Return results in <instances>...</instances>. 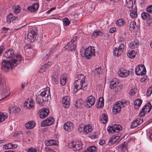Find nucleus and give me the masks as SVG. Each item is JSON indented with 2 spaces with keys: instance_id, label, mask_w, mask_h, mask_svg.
Here are the masks:
<instances>
[{
  "instance_id": "obj_1",
  "label": "nucleus",
  "mask_w": 152,
  "mask_h": 152,
  "mask_svg": "<svg viewBox=\"0 0 152 152\" xmlns=\"http://www.w3.org/2000/svg\"><path fill=\"white\" fill-rule=\"evenodd\" d=\"M36 96V102L40 106L43 105L44 102L48 101L49 98H50V90L46 89L38 93Z\"/></svg>"
},
{
  "instance_id": "obj_2",
  "label": "nucleus",
  "mask_w": 152,
  "mask_h": 152,
  "mask_svg": "<svg viewBox=\"0 0 152 152\" xmlns=\"http://www.w3.org/2000/svg\"><path fill=\"white\" fill-rule=\"evenodd\" d=\"M78 79L75 81L74 83V88L73 91L76 93L80 89L84 91L86 89L85 87L86 86L85 81V77L82 74L77 75Z\"/></svg>"
},
{
  "instance_id": "obj_3",
  "label": "nucleus",
  "mask_w": 152,
  "mask_h": 152,
  "mask_svg": "<svg viewBox=\"0 0 152 152\" xmlns=\"http://www.w3.org/2000/svg\"><path fill=\"white\" fill-rule=\"evenodd\" d=\"M1 76L0 74V93L2 96V100L7 97L9 95V90L7 89L5 83H1Z\"/></svg>"
},
{
  "instance_id": "obj_4",
  "label": "nucleus",
  "mask_w": 152,
  "mask_h": 152,
  "mask_svg": "<svg viewBox=\"0 0 152 152\" xmlns=\"http://www.w3.org/2000/svg\"><path fill=\"white\" fill-rule=\"evenodd\" d=\"M14 64L12 60L11 61H4L2 63L1 69L5 72H8L14 66Z\"/></svg>"
},
{
  "instance_id": "obj_5",
  "label": "nucleus",
  "mask_w": 152,
  "mask_h": 152,
  "mask_svg": "<svg viewBox=\"0 0 152 152\" xmlns=\"http://www.w3.org/2000/svg\"><path fill=\"white\" fill-rule=\"evenodd\" d=\"M38 31L35 28H32L27 35L28 41L30 42H34L36 39Z\"/></svg>"
},
{
  "instance_id": "obj_6",
  "label": "nucleus",
  "mask_w": 152,
  "mask_h": 152,
  "mask_svg": "<svg viewBox=\"0 0 152 152\" xmlns=\"http://www.w3.org/2000/svg\"><path fill=\"white\" fill-rule=\"evenodd\" d=\"M77 37H76L72 39L65 46V48L71 51H75L77 46Z\"/></svg>"
},
{
  "instance_id": "obj_7",
  "label": "nucleus",
  "mask_w": 152,
  "mask_h": 152,
  "mask_svg": "<svg viewBox=\"0 0 152 152\" xmlns=\"http://www.w3.org/2000/svg\"><path fill=\"white\" fill-rule=\"evenodd\" d=\"M95 49L91 47H88L85 50L84 54L86 58L89 59L95 55Z\"/></svg>"
},
{
  "instance_id": "obj_8",
  "label": "nucleus",
  "mask_w": 152,
  "mask_h": 152,
  "mask_svg": "<svg viewBox=\"0 0 152 152\" xmlns=\"http://www.w3.org/2000/svg\"><path fill=\"white\" fill-rule=\"evenodd\" d=\"M146 72L145 68L143 65H139L135 68V73L137 75H144L145 74Z\"/></svg>"
},
{
  "instance_id": "obj_9",
  "label": "nucleus",
  "mask_w": 152,
  "mask_h": 152,
  "mask_svg": "<svg viewBox=\"0 0 152 152\" xmlns=\"http://www.w3.org/2000/svg\"><path fill=\"white\" fill-rule=\"evenodd\" d=\"M152 108L151 104L150 102L148 103L145 104L140 112L139 116L142 117L144 116L146 113L149 112Z\"/></svg>"
},
{
  "instance_id": "obj_10",
  "label": "nucleus",
  "mask_w": 152,
  "mask_h": 152,
  "mask_svg": "<svg viewBox=\"0 0 152 152\" xmlns=\"http://www.w3.org/2000/svg\"><path fill=\"white\" fill-rule=\"evenodd\" d=\"M121 125L118 124H113L112 126H110L107 127V130L109 133L118 132L122 129Z\"/></svg>"
},
{
  "instance_id": "obj_11",
  "label": "nucleus",
  "mask_w": 152,
  "mask_h": 152,
  "mask_svg": "<svg viewBox=\"0 0 152 152\" xmlns=\"http://www.w3.org/2000/svg\"><path fill=\"white\" fill-rule=\"evenodd\" d=\"M55 120L53 117H50L42 121L41 124L42 127L50 126L54 123Z\"/></svg>"
},
{
  "instance_id": "obj_12",
  "label": "nucleus",
  "mask_w": 152,
  "mask_h": 152,
  "mask_svg": "<svg viewBox=\"0 0 152 152\" xmlns=\"http://www.w3.org/2000/svg\"><path fill=\"white\" fill-rule=\"evenodd\" d=\"M124 48V45L123 44H120L118 48H115L114 49L113 51L114 55L118 56L123 52Z\"/></svg>"
},
{
  "instance_id": "obj_13",
  "label": "nucleus",
  "mask_w": 152,
  "mask_h": 152,
  "mask_svg": "<svg viewBox=\"0 0 152 152\" xmlns=\"http://www.w3.org/2000/svg\"><path fill=\"white\" fill-rule=\"evenodd\" d=\"M123 104V103L121 101L117 102L115 104L113 105V112L114 114H116L119 113L121 110V105Z\"/></svg>"
},
{
  "instance_id": "obj_14",
  "label": "nucleus",
  "mask_w": 152,
  "mask_h": 152,
  "mask_svg": "<svg viewBox=\"0 0 152 152\" xmlns=\"http://www.w3.org/2000/svg\"><path fill=\"white\" fill-rule=\"evenodd\" d=\"M63 127L66 131L71 132L73 129L74 124L71 122L68 121L64 124Z\"/></svg>"
},
{
  "instance_id": "obj_15",
  "label": "nucleus",
  "mask_w": 152,
  "mask_h": 152,
  "mask_svg": "<svg viewBox=\"0 0 152 152\" xmlns=\"http://www.w3.org/2000/svg\"><path fill=\"white\" fill-rule=\"evenodd\" d=\"M49 113V110L48 109L42 108L39 110V117L40 118H44L48 115Z\"/></svg>"
},
{
  "instance_id": "obj_16",
  "label": "nucleus",
  "mask_w": 152,
  "mask_h": 152,
  "mask_svg": "<svg viewBox=\"0 0 152 152\" xmlns=\"http://www.w3.org/2000/svg\"><path fill=\"white\" fill-rule=\"evenodd\" d=\"M4 56L6 58L12 59L15 56L14 50L12 49L8 50L4 53Z\"/></svg>"
},
{
  "instance_id": "obj_17",
  "label": "nucleus",
  "mask_w": 152,
  "mask_h": 152,
  "mask_svg": "<svg viewBox=\"0 0 152 152\" xmlns=\"http://www.w3.org/2000/svg\"><path fill=\"white\" fill-rule=\"evenodd\" d=\"M18 19V17L17 16H14L12 13L9 14L6 17V21L8 24H10L12 22L14 23L15 21Z\"/></svg>"
},
{
  "instance_id": "obj_18",
  "label": "nucleus",
  "mask_w": 152,
  "mask_h": 152,
  "mask_svg": "<svg viewBox=\"0 0 152 152\" xmlns=\"http://www.w3.org/2000/svg\"><path fill=\"white\" fill-rule=\"evenodd\" d=\"M95 98L90 96L87 99L86 104L88 107H91L93 105L95 102Z\"/></svg>"
},
{
  "instance_id": "obj_19",
  "label": "nucleus",
  "mask_w": 152,
  "mask_h": 152,
  "mask_svg": "<svg viewBox=\"0 0 152 152\" xmlns=\"http://www.w3.org/2000/svg\"><path fill=\"white\" fill-rule=\"evenodd\" d=\"M143 122L142 118H138L134 121L131 125V128H134L137 126L140 125Z\"/></svg>"
},
{
  "instance_id": "obj_20",
  "label": "nucleus",
  "mask_w": 152,
  "mask_h": 152,
  "mask_svg": "<svg viewBox=\"0 0 152 152\" xmlns=\"http://www.w3.org/2000/svg\"><path fill=\"white\" fill-rule=\"evenodd\" d=\"M142 18L144 20L149 21V23L152 22V18L150 17V15L146 12H144L141 14Z\"/></svg>"
},
{
  "instance_id": "obj_21",
  "label": "nucleus",
  "mask_w": 152,
  "mask_h": 152,
  "mask_svg": "<svg viewBox=\"0 0 152 152\" xmlns=\"http://www.w3.org/2000/svg\"><path fill=\"white\" fill-rule=\"evenodd\" d=\"M24 106L29 109L34 108V103L33 100L30 99L28 102H26L24 103Z\"/></svg>"
},
{
  "instance_id": "obj_22",
  "label": "nucleus",
  "mask_w": 152,
  "mask_h": 152,
  "mask_svg": "<svg viewBox=\"0 0 152 152\" xmlns=\"http://www.w3.org/2000/svg\"><path fill=\"white\" fill-rule=\"evenodd\" d=\"M70 98L68 96H66L62 99V102L63 106L66 108L68 107L69 105Z\"/></svg>"
},
{
  "instance_id": "obj_23",
  "label": "nucleus",
  "mask_w": 152,
  "mask_h": 152,
  "mask_svg": "<svg viewBox=\"0 0 152 152\" xmlns=\"http://www.w3.org/2000/svg\"><path fill=\"white\" fill-rule=\"evenodd\" d=\"M118 74L121 77H125L129 75V72L128 70L122 69L119 70Z\"/></svg>"
},
{
  "instance_id": "obj_24",
  "label": "nucleus",
  "mask_w": 152,
  "mask_h": 152,
  "mask_svg": "<svg viewBox=\"0 0 152 152\" xmlns=\"http://www.w3.org/2000/svg\"><path fill=\"white\" fill-rule=\"evenodd\" d=\"M58 142L54 140H46L45 142V145L47 146L53 145H58Z\"/></svg>"
},
{
  "instance_id": "obj_25",
  "label": "nucleus",
  "mask_w": 152,
  "mask_h": 152,
  "mask_svg": "<svg viewBox=\"0 0 152 152\" xmlns=\"http://www.w3.org/2000/svg\"><path fill=\"white\" fill-rule=\"evenodd\" d=\"M135 0H126V7L131 8L133 7H136L135 5Z\"/></svg>"
},
{
  "instance_id": "obj_26",
  "label": "nucleus",
  "mask_w": 152,
  "mask_h": 152,
  "mask_svg": "<svg viewBox=\"0 0 152 152\" xmlns=\"http://www.w3.org/2000/svg\"><path fill=\"white\" fill-rule=\"evenodd\" d=\"M51 64V62H48L47 64L45 63L43 65L39 70V73H43V72H45L48 67L50 66Z\"/></svg>"
},
{
  "instance_id": "obj_27",
  "label": "nucleus",
  "mask_w": 152,
  "mask_h": 152,
  "mask_svg": "<svg viewBox=\"0 0 152 152\" xmlns=\"http://www.w3.org/2000/svg\"><path fill=\"white\" fill-rule=\"evenodd\" d=\"M139 41L137 39H135L130 43L129 46L130 48L133 49L135 48H137L139 46Z\"/></svg>"
},
{
  "instance_id": "obj_28",
  "label": "nucleus",
  "mask_w": 152,
  "mask_h": 152,
  "mask_svg": "<svg viewBox=\"0 0 152 152\" xmlns=\"http://www.w3.org/2000/svg\"><path fill=\"white\" fill-rule=\"evenodd\" d=\"M120 136L118 135L113 136L112 138H110L108 142V145H111L112 144H113L116 142V140L119 139L120 138Z\"/></svg>"
},
{
  "instance_id": "obj_29",
  "label": "nucleus",
  "mask_w": 152,
  "mask_h": 152,
  "mask_svg": "<svg viewBox=\"0 0 152 152\" xmlns=\"http://www.w3.org/2000/svg\"><path fill=\"white\" fill-rule=\"evenodd\" d=\"M92 131V127L88 125H84V128H83V133L86 134L88 133L91 132Z\"/></svg>"
},
{
  "instance_id": "obj_30",
  "label": "nucleus",
  "mask_w": 152,
  "mask_h": 152,
  "mask_svg": "<svg viewBox=\"0 0 152 152\" xmlns=\"http://www.w3.org/2000/svg\"><path fill=\"white\" fill-rule=\"evenodd\" d=\"M102 72V70L101 67H98L94 69L92 71V74L94 76L98 77L99 76Z\"/></svg>"
},
{
  "instance_id": "obj_31",
  "label": "nucleus",
  "mask_w": 152,
  "mask_h": 152,
  "mask_svg": "<svg viewBox=\"0 0 152 152\" xmlns=\"http://www.w3.org/2000/svg\"><path fill=\"white\" fill-rule=\"evenodd\" d=\"M35 126V123L34 121H30L25 124V127L28 129H31L33 128Z\"/></svg>"
},
{
  "instance_id": "obj_32",
  "label": "nucleus",
  "mask_w": 152,
  "mask_h": 152,
  "mask_svg": "<svg viewBox=\"0 0 152 152\" xmlns=\"http://www.w3.org/2000/svg\"><path fill=\"white\" fill-rule=\"evenodd\" d=\"M130 15L132 18H136L137 17V9L136 7H134V10H130Z\"/></svg>"
},
{
  "instance_id": "obj_33",
  "label": "nucleus",
  "mask_w": 152,
  "mask_h": 152,
  "mask_svg": "<svg viewBox=\"0 0 152 152\" xmlns=\"http://www.w3.org/2000/svg\"><path fill=\"white\" fill-rule=\"evenodd\" d=\"M17 146L15 144L9 143L4 145L3 146V148L6 149H8L15 148H17Z\"/></svg>"
},
{
  "instance_id": "obj_34",
  "label": "nucleus",
  "mask_w": 152,
  "mask_h": 152,
  "mask_svg": "<svg viewBox=\"0 0 152 152\" xmlns=\"http://www.w3.org/2000/svg\"><path fill=\"white\" fill-rule=\"evenodd\" d=\"M108 119L107 115L103 113L101 115L100 118V121L104 124H106L107 122Z\"/></svg>"
},
{
  "instance_id": "obj_35",
  "label": "nucleus",
  "mask_w": 152,
  "mask_h": 152,
  "mask_svg": "<svg viewBox=\"0 0 152 152\" xmlns=\"http://www.w3.org/2000/svg\"><path fill=\"white\" fill-rule=\"evenodd\" d=\"M83 144L81 141L76 142V144L74 150L75 151H79L82 148Z\"/></svg>"
},
{
  "instance_id": "obj_36",
  "label": "nucleus",
  "mask_w": 152,
  "mask_h": 152,
  "mask_svg": "<svg viewBox=\"0 0 152 152\" xmlns=\"http://www.w3.org/2000/svg\"><path fill=\"white\" fill-rule=\"evenodd\" d=\"M104 100L103 97H100L99 98L98 102L97 103L96 107L97 108H100L104 106Z\"/></svg>"
},
{
  "instance_id": "obj_37",
  "label": "nucleus",
  "mask_w": 152,
  "mask_h": 152,
  "mask_svg": "<svg viewBox=\"0 0 152 152\" xmlns=\"http://www.w3.org/2000/svg\"><path fill=\"white\" fill-rule=\"evenodd\" d=\"M97 148L95 146H91L88 148L85 152H94L96 151Z\"/></svg>"
},
{
  "instance_id": "obj_38",
  "label": "nucleus",
  "mask_w": 152,
  "mask_h": 152,
  "mask_svg": "<svg viewBox=\"0 0 152 152\" xmlns=\"http://www.w3.org/2000/svg\"><path fill=\"white\" fill-rule=\"evenodd\" d=\"M7 116L8 114L7 113H0V123L4 121Z\"/></svg>"
},
{
  "instance_id": "obj_39",
  "label": "nucleus",
  "mask_w": 152,
  "mask_h": 152,
  "mask_svg": "<svg viewBox=\"0 0 152 152\" xmlns=\"http://www.w3.org/2000/svg\"><path fill=\"white\" fill-rule=\"evenodd\" d=\"M115 24L119 26H123L125 25V22L123 19H120L116 21Z\"/></svg>"
},
{
  "instance_id": "obj_40",
  "label": "nucleus",
  "mask_w": 152,
  "mask_h": 152,
  "mask_svg": "<svg viewBox=\"0 0 152 152\" xmlns=\"http://www.w3.org/2000/svg\"><path fill=\"white\" fill-rule=\"evenodd\" d=\"M136 53L134 50L129 51L127 52V56L129 58H133L135 57Z\"/></svg>"
},
{
  "instance_id": "obj_41",
  "label": "nucleus",
  "mask_w": 152,
  "mask_h": 152,
  "mask_svg": "<svg viewBox=\"0 0 152 152\" xmlns=\"http://www.w3.org/2000/svg\"><path fill=\"white\" fill-rule=\"evenodd\" d=\"M102 34V31H100L98 30H96L94 31L92 34V36L94 37H98L99 35H101Z\"/></svg>"
},
{
  "instance_id": "obj_42",
  "label": "nucleus",
  "mask_w": 152,
  "mask_h": 152,
  "mask_svg": "<svg viewBox=\"0 0 152 152\" xmlns=\"http://www.w3.org/2000/svg\"><path fill=\"white\" fill-rule=\"evenodd\" d=\"M142 103V100L140 99H136L134 102V104L135 106H138V108H139L140 106Z\"/></svg>"
},
{
  "instance_id": "obj_43",
  "label": "nucleus",
  "mask_w": 152,
  "mask_h": 152,
  "mask_svg": "<svg viewBox=\"0 0 152 152\" xmlns=\"http://www.w3.org/2000/svg\"><path fill=\"white\" fill-rule=\"evenodd\" d=\"M66 82V77L63 75L61 76L60 80V84L62 86H64L65 85Z\"/></svg>"
},
{
  "instance_id": "obj_44",
  "label": "nucleus",
  "mask_w": 152,
  "mask_h": 152,
  "mask_svg": "<svg viewBox=\"0 0 152 152\" xmlns=\"http://www.w3.org/2000/svg\"><path fill=\"white\" fill-rule=\"evenodd\" d=\"M83 103V101L82 99H78L76 101V103L75 104V106L77 108L81 107Z\"/></svg>"
},
{
  "instance_id": "obj_45",
  "label": "nucleus",
  "mask_w": 152,
  "mask_h": 152,
  "mask_svg": "<svg viewBox=\"0 0 152 152\" xmlns=\"http://www.w3.org/2000/svg\"><path fill=\"white\" fill-rule=\"evenodd\" d=\"M76 144V142L74 141H71V142H69L68 146L69 148L73 149L74 150V149L75 148Z\"/></svg>"
},
{
  "instance_id": "obj_46",
  "label": "nucleus",
  "mask_w": 152,
  "mask_h": 152,
  "mask_svg": "<svg viewBox=\"0 0 152 152\" xmlns=\"http://www.w3.org/2000/svg\"><path fill=\"white\" fill-rule=\"evenodd\" d=\"M13 11L14 13L17 14L20 11V7L18 5H17L16 6L13 7Z\"/></svg>"
},
{
  "instance_id": "obj_47",
  "label": "nucleus",
  "mask_w": 152,
  "mask_h": 152,
  "mask_svg": "<svg viewBox=\"0 0 152 152\" xmlns=\"http://www.w3.org/2000/svg\"><path fill=\"white\" fill-rule=\"evenodd\" d=\"M63 22L64 25L68 26L69 25L70 21L69 20V19L67 18H65L63 19Z\"/></svg>"
},
{
  "instance_id": "obj_48",
  "label": "nucleus",
  "mask_w": 152,
  "mask_h": 152,
  "mask_svg": "<svg viewBox=\"0 0 152 152\" xmlns=\"http://www.w3.org/2000/svg\"><path fill=\"white\" fill-rule=\"evenodd\" d=\"M118 84V83L114 82V81H111L110 83V87L112 89L116 87Z\"/></svg>"
},
{
  "instance_id": "obj_49",
  "label": "nucleus",
  "mask_w": 152,
  "mask_h": 152,
  "mask_svg": "<svg viewBox=\"0 0 152 152\" xmlns=\"http://www.w3.org/2000/svg\"><path fill=\"white\" fill-rule=\"evenodd\" d=\"M16 59H14L12 61L13 62L14 64H15L17 61H20L22 60V57H21V55H17L16 56Z\"/></svg>"
},
{
  "instance_id": "obj_50",
  "label": "nucleus",
  "mask_w": 152,
  "mask_h": 152,
  "mask_svg": "<svg viewBox=\"0 0 152 152\" xmlns=\"http://www.w3.org/2000/svg\"><path fill=\"white\" fill-rule=\"evenodd\" d=\"M39 151L38 148H33V147L30 148L27 150L28 152H37Z\"/></svg>"
},
{
  "instance_id": "obj_51",
  "label": "nucleus",
  "mask_w": 152,
  "mask_h": 152,
  "mask_svg": "<svg viewBox=\"0 0 152 152\" xmlns=\"http://www.w3.org/2000/svg\"><path fill=\"white\" fill-rule=\"evenodd\" d=\"M136 23L134 21L131 22L130 24L129 27L131 31L133 30L135 27Z\"/></svg>"
},
{
  "instance_id": "obj_52",
  "label": "nucleus",
  "mask_w": 152,
  "mask_h": 152,
  "mask_svg": "<svg viewBox=\"0 0 152 152\" xmlns=\"http://www.w3.org/2000/svg\"><path fill=\"white\" fill-rule=\"evenodd\" d=\"M51 80L53 82L56 83L58 80V78L56 75H53L51 77Z\"/></svg>"
},
{
  "instance_id": "obj_53",
  "label": "nucleus",
  "mask_w": 152,
  "mask_h": 152,
  "mask_svg": "<svg viewBox=\"0 0 152 152\" xmlns=\"http://www.w3.org/2000/svg\"><path fill=\"white\" fill-rule=\"evenodd\" d=\"M152 93V86L150 87L147 89V96H149Z\"/></svg>"
},
{
  "instance_id": "obj_54",
  "label": "nucleus",
  "mask_w": 152,
  "mask_h": 152,
  "mask_svg": "<svg viewBox=\"0 0 152 152\" xmlns=\"http://www.w3.org/2000/svg\"><path fill=\"white\" fill-rule=\"evenodd\" d=\"M12 113H17L20 110V109L19 107H12Z\"/></svg>"
},
{
  "instance_id": "obj_55",
  "label": "nucleus",
  "mask_w": 152,
  "mask_h": 152,
  "mask_svg": "<svg viewBox=\"0 0 152 152\" xmlns=\"http://www.w3.org/2000/svg\"><path fill=\"white\" fill-rule=\"evenodd\" d=\"M146 11L148 12L151 13H152V5H150L147 7Z\"/></svg>"
},
{
  "instance_id": "obj_56",
  "label": "nucleus",
  "mask_w": 152,
  "mask_h": 152,
  "mask_svg": "<svg viewBox=\"0 0 152 152\" xmlns=\"http://www.w3.org/2000/svg\"><path fill=\"white\" fill-rule=\"evenodd\" d=\"M137 90L135 89H132L129 91V94L131 96L134 95L136 93Z\"/></svg>"
},
{
  "instance_id": "obj_57",
  "label": "nucleus",
  "mask_w": 152,
  "mask_h": 152,
  "mask_svg": "<svg viewBox=\"0 0 152 152\" xmlns=\"http://www.w3.org/2000/svg\"><path fill=\"white\" fill-rule=\"evenodd\" d=\"M84 128V125L83 124L80 125L78 127V131L79 132L83 133V128Z\"/></svg>"
},
{
  "instance_id": "obj_58",
  "label": "nucleus",
  "mask_w": 152,
  "mask_h": 152,
  "mask_svg": "<svg viewBox=\"0 0 152 152\" xmlns=\"http://www.w3.org/2000/svg\"><path fill=\"white\" fill-rule=\"evenodd\" d=\"M32 6L35 11L37 10L39 7V4L38 3H36L32 5Z\"/></svg>"
},
{
  "instance_id": "obj_59",
  "label": "nucleus",
  "mask_w": 152,
  "mask_h": 152,
  "mask_svg": "<svg viewBox=\"0 0 152 152\" xmlns=\"http://www.w3.org/2000/svg\"><path fill=\"white\" fill-rule=\"evenodd\" d=\"M45 151L46 152H55L54 151L48 147H46L45 148Z\"/></svg>"
},
{
  "instance_id": "obj_60",
  "label": "nucleus",
  "mask_w": 152,
  "mask_h": 152,
  "mask_svg": "<svg viewBox=\"0 0 152 152\" xmlns=\"http://www.w3.org/2000/svg\"><path fill=\"white\" fill-rule=\"evenodd\" d=\"M116 28L115 27H112L110 29L109 32L111 33H113L116 31Z\"/></svg>"
},
{
  "instance_id": "obj_61",
  "label": "nucleus",
  "mask_w": 152,
  "mask_h": 152,
  "mask_svg": "<svg viewBox=\"0 0 152 152\" xmlns=\"http://www.w3.org/2000/svg\"><path fill=\"white\" fill-rule=\"evenodd\" d=\"M32 5L31 6H30L28 7V10L30 11L31 12H35V10L33 7Z\"/></svg>"
},
{
  "instance_id": "obj_62",
  "label": "nucleus",
  "mask_w": 152,
  "mask_h": 152,
  "mask_svg": "<svg viewBox=\"0 0 152 152\" xmlns=\"http://www.w3.org/2000/svg\"><path fill=\"white\" fill-rule=\"evenodd\" d=\"M56 7H54L52 8H51L49 10H48L46 12V13L48 14L50 13L53 10H55L56 9Z\"/></svg>"
},
{
  "instance_id": "obj_63",
  "label": "nucleus",
  "mask_w": 152,
  "mask_h": 152,
  "mask_svg": "<svg viewBox=\"0 0 152 152\" xmlns=\"http://www.w3.org/2000/svg\"><path fill=\"white\" fill-rule=\"evenodd\" d=\"M105 142V141L104 140H101L99 142V143L100 145H103Z\"/></svg>"
},
{
  "instance_id": "obj_64",
  "label": "nucleus",
  "mask_w": 152,
  "mask_h": 152,
  "mask_svg": "<svg viewBox=\"0 0 152 152\" xmlns=\"http://www.w3.org/2000/svg\"><path fill=\"white\" fill-rule=\"evenodd\" d=\"M105 152H115L114 151H113L112 150H108L105 151Z\"/></svg>"
}]
</instances>
